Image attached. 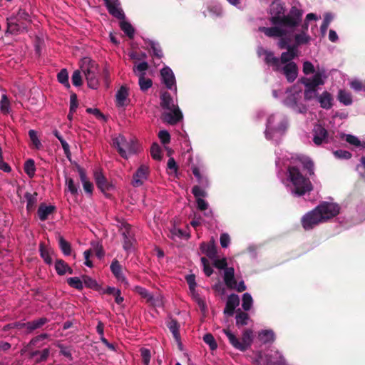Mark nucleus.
Masks as SVG:
<instances>
[{
    "mask_svg": "<svg viewBox=\"0 0 365 365\" xmlns=\"http://www.w3.org/2000/svg\"><path fill=\"white\" fill-rule=\"evenodd\" d=\"M288 178L292 183L291 193L297 197H301L313 190V185L308 178L304 176L296 166H289L287 168Z\"/></svg>",
    "mask_w": 365,
    "mask_h": 365,
    "instance_id": "obj_1",
    "label": "nucleus"
},
{
    "mask_svg": "<svg viewBox=\"0 0 365 365\" xmlns=\"http://www.w3.org/2000/svg\"><path fill=\"white\" fill-rule=\"evenodd\" d=\"M160 106L164 110L169 112L164 113L162 115V119L170 125H175L183 118L182 113L178 106L174 103V100L171 94L168 91H161L160 95Z\"/></svg>",
    "mask_w": 365,
    "mask_h": 365,
    "instance_id": "obj_2",
    "label": "nucleus"
},
{
    "mask_svg": "<svg viewBox=\"0 0 365 365\" xmlns=\"http://www.w3.org/2000/svg\"><path fill=\"white\" fill-rule=\"evenodd\" d=\"M223 332L227 336L230 344L237 350L245 351L252 345L253 331L250 329L243 331L241 339L237 338L229 329H224Z\"/></svg>",
    "mask_w": 365,
    "mask_h": 365,
    "instance_id": "obj_3",
    "label": "nucleus"
},
{
    "mask_svg": "<svg viewBox=\"0 0 365 365\" xmlns=\"http://www.w3.org/2000/svg\"><path fill=\"white\" fill-rule=\"evenodd\" d=\"M302 11L292 6L287 15H283L282 19L274 18L272 24L274 26H284L285 27L293 28L299 25L302 21Z\"/></svg>",
    "mask_w": 365,
    "mask_h": 365,
    "instance_id": "obj_4",
    "label": "nucleus"
},
{
    "mask_svg": "<svg viewBox=\"0 0 365 365\" xmlns=\"http://www.w3.org/2000/svg\"><path fill=\"white\" fill-rule=\"evenodd\" d=\"M113 145L117 149L120 155L123 158H128V153L134 154L136 152L135 144L133 141H128L121 135L113 139Z\"/></svg>",
    "mask_w": 365,
    "mask_h": 365,
    "instance_id": "obj_5",
    "label": "nucleus"
},
{
    "mask_svg": "<svg viewBox=\"0 0 365 365\" xmlns=\"http://www.w3.org/2000/svg\"><path fill=\"white\" fill-rule=\"evenodd\" d=\"M316 210L320 212L322 221L325 222L336 216L339 213L340 207L335 203L323 202L316 207Z\"/></svg>",
    "mask_w": 365,
    "mask_h": 365,
    "instance_id": "obj_6",
    "label": "nucleus"
},
{
    "mask_svg": "<svg viewBox=\"0 0 365 365\" xmlns=\"http://www.w3.org/2000/svg\"><path fill=\"white\" fill-rule=\"evenodd\" d=\"M320 212L316 210V207L306 213L301 219V223L305 230L313 229L316 225L323 222Z\"/></svg>",
    "mask_w": 365,
    "mask_h": 365,
    "instance_id": "obj_7",
    "label": "nucleus"
},
{
    "mask_svg": "<svg viewBox=\"0 0 365 365\" xmlns=\"http://www.w3.org/2000/svg\"><path fill=\"white\" fill-rule=\"evenodd\" d=\"M97 187L104 194L113 189V185L106 177L102 168H98L93 173Z\"/></svg>",
    "mask_w": 365,
    "mask_h": 365,
    "instance_id": "obj_8",
    "label": "nucleus"
},
{
    "mask_svg": "<svg viewBox=\"0 0 365 365\" xmlns=\"http://www.w3.org/2000/svg\"><path fill=\"white\" fill-rule=\"evenodd\" d=\"M297 56V46H289L287 51L283 52L279 58V66L285 64L282 68H297V64L292 61Z\"/></svg>",
    "mask_w": 365,
    "mask_h": 365,
    "instance_id": "obj_9",
    "label": "nucleus"
},
{
    "mask_svg": "<svg viewBox=\"0 0 365 365\" xmlns=\"http://www.w3.org/2000/svg\"><path fill=\"white\" fill-rule=\"evenodd\" d=\"M322 73L323 72L320 70H317V72L315 73L312 77H302L300 79V82L304 84L306 88L317 89L319 86L324 84V79L327 78V76Z\"/></svg>",
    "mask_w": 365,
    "mask_h": 365,
    "instance_id": "obj_10",
    "label": "nucleus"
},
{
    "mask_svg": "<svg viewBox=\"0 0 365 365\" xmlns=\"http://www.w3.org/2000/svg\"><path fill=\"white\" fill-rule=\"evenodd\" d=\"M108 13L118 19H125V15L120 6V0H103Z\"/></svg>",
    "mask_w": 365,
    "mask_h": 365,
    "instance_id": "obj_11",
    "label": "nucleus"
},
{
    "mask_svg": "<svg viewBox=\"0 0 365 365\" xmlns=\"http://www.w3.org/2000/svg\"><path fill=\"white\" fill-rule=\"evenodd\" d=\"M130 102L129 88L126 85H122L115 94V106L118 108H125Z\"/></svg>",
    "mask_w": 365,
    "mask_h": 365,
    "instance_id": "obj_12",
    "label": "nucleus"
},
{
    "mask_svg": "<svg viewBox=\"0 0 365 365\" xmlns=\"http://www.w3.org/2000/svg\"><path fill=\"white\" fill-rule=\"evenodd\" d=\"M313 142L317 145L329 143V134L321 124H316L313 128Z\"/></svg>",
    "mask_w": 365,
    "mask_h": 365,
    "instance_id": "obj_13",
    "label": "nucleus"
},
{
    "mask_svg": "<svg viewBox=\"0 0 365 365\" xmlns=\"http://www.w3.org/2000/svg\"><path fill=\"white\" fill-rule=\"evenodd\" d=\"M149 175V167L141 165L133 174L132 185L134 187H139L143 185V181L147 179Z\"/></svg>",
    "mask_w": 365,
    "mask_h": 365,
    "instance_id": "obj_14",
    "label": "nucleus"
},
{
    "mask_svg": "<svg viewBox=\"0 0 365 365\" xmlns=\"http://www.w3.org/2000/svg\"><path fill=\"white\" fill-rule=\"evenodd\" d=\"M240 304V298L235 294H231L227 297L226 306L224 309V314L229 317L234 314L235 308Z\"/></svg>",
    "mask_w": 365,
    "mask_h": 365,
    "instance_id": "obj_15",
    "label": "nucleus"
},
{
    "mask_svg": "<svg viewBox=\"0 0 365 365\" xmlns=\"http://www.w3.org/2000/svg\"><path fill=\"white\" fill-rule=\"evenodd\" d=\"M202 253L205 254L210 259H214L217 257V250L213 240L209 242H202L200 245Z\"/></svg>",
    "mask_w": 365,
    "mask_h": 365,
    "instance_id": "obj_16",
    "label": "nucleus"
},
{
    "mask_svg": "<svg viewBox=\"0 0 365 365\" xmlns=\"http://www.w3.org/2000/svg\"><path fill=\"white\" fill-rule=\"evenodd\" d=\"M259 31L268 37H283L286 35V31L277 26L272 27L262 26L259 28Z\"/></svg>",
    "mask_w": 365,
    "mask_h": 365,
    "instance_id": "obj_17",
    "label": "nucleus"
},
{
    "mask_svg": "<svg viewBox=\"0 0 365 365\" xmlns=\"http://www.w3.org/2000/svg\"><path fill=\"white\" fill-rule=\"evenodd\" d=\"M101 341L102 342V344L104 347H101L98 345H96L93 346V351L96 352L98 355L103 354V351H105V348H106L108 350L111 351H118V346L113 343H110L104 336H102V338H100ZM96 344L98 343L96 342Z\"/></svg>",
    "mask_w": 365,
    "mask_h": 365,
    "instance_id": "obj_18",
    "label": "nucleus"
},
{
    "mask_svg": "<svg viewBox=\"0 0 365 365\" xmlns=\"http://www.w3.org/2000/svg\"><path fill=\"white\" fill-rule=\"evenodd\" d=\"M130 57L135 61H139L138 65H134L133 68H148V63L144 61L146 54L140 51H133L130 53Z\"/></svg>",
    "mask_w": 365,
    "mask_h": 365,
    "instance_id": "obj_19",
    "label": "nucleus"
},
{
    "mask_svg": "<svg viewBox=\"0 0 365 365\" xmlns=\"http://www.w3.org/2000/svg\"><path fill=\"white\" fill-rule=\"evenodd\" d=\"M224 282L226 286L231 289L236 288L237 281L235 279V269L233 267L227 268L224 272Z\"/></svg>",
    "mask_w": 365,
    "mask_h": 365,
    "instance_id": "obj_20",
    "label": "nucleus"
},
{
    "mask_svg": "<svg viewBox=\"0 0 365 365\" xmlns=\"http://www.w3.org/2000/svg\"><path fill=\"white\" fill-rule=\"evenodd\" d=\"M163 83L168 89L175 86V78L173 70H160Z\"/></svg>",
    "mask_w": 365,
    "mask_h": 365,
    "instance_id": "obj_21",
    "label": "nucleus"
},
{
    "mask_svg": "<svg viewBox=\"0 0 365 365\" xmlns=\"http://www.w3.org/2000/svg\"><path fill=\"white\" fill-rule=\"evenodd\" d=\"M317 101L319 103L321 108L329 110L333 106L334 98L330 93L328 91H324L318 96Z\"/></svg>",
    "mask_w": 365,
    "mask_h": 365,
    "instance_id": "obj_22",
    "label": "nucleus"
},
{
    "mask_svg": "<svg viewBox=\"0 0 365 365\" xmlns=\"http://www.w3.org/2000/svg\"><path fill=\"white\" fill-rule=\"evenodd\" d=\"M284 7L277 2H273L269 9V14L272 16L269 20L272 24V19L274 18L282 19V16L284 15Z\"/></svg>",
    "mask_w": 365,
    "mask_h": 365,
    "instance_id": "obj_23",
    "label": "nucleus"
},
{
    "mask_svg": "<svg viewBox=\"0 0 365 365\" xmlns=\"http://www.w3.org/2000/svg\"><path fill=\"white\" fill-rule=\"evenodd\" d=\"M139 71L136 75L138 76V84L143 92L147 91L153 86V81L149 78H145V70H138Z\"/></svg>",
    "mask_w": 365,
    "mask_h": 365,
    "instance_id": "obj_24",
    "label": "nucleus"
},
{
    "mask_svg": "<svg viewBox=\"0 0 365 365\" xmlns=\"http://www.w3.org/2000/svg\"><path fill=\"white\" fill-rule=\"evenodd\" d=\"M19 21L14 16L6 18L7 32L11 34L20 32L24 27L18 24Z\"/></svg>",
    "mask_w": 365,
    "mask_h": 365,
    "instance_id": "obj_25",
    "label": "nucleus"
},
{
    "mask_svg": "<svg viewBox=\"0 0 365 365\" xmlns=\"http://www.w3.org/2000/svg\"><path fill=\"white\" fill-rule=\"evenodd\" d=\"M54 210L55 207L53 205L41 204L38 210V216L41 221H44L48 219V216L51 215Z\"/></svg>",
    "mask_w": 365,
    "mask_h": 365,
    "instance_id": "obj_26",
    "label": "nucleus"
},
{
    "mask_svg": "<svg viewBox=\"0 0 365 365\" xmlns=\"http://www.w3.org/2000/svg\"><path fill=\"white\" fill-rule=\"evenodd\" d=\"M123 249L127 252L130 251L133 247L134 239L133 234L130 232V227H126L125 231L123 232Z\"/></svg>",
    "mask_w": 365,
    "mask_h": 365,
    "instance_id": "obj_27",
    "label": "nucleus"
},
{
    "mask_svg": "<svg viewBox=\"0 0 365 365\" xmlns=\"http://www.w3.org/2000/svg\"><path fill=\"white\" fill-rule=\"evenodd\" d=\"M167 326L173 334L174 339L179 343V345L180 346V335L179 331L180 324L175 319H171L168 322Z\"/></svg>",
    "mask_w": 365,
    "mask_h": 365,
    "instance_id": "obj_28",
    "label": "nucleus"
},
{
    "mask_svg": "<svg viewBox=\"0 0 365 365\" xmlns=\"http://www.w3.org/2000/svg\"><path fill=\"white\" fill-rule=\"evenodd\" d=\"M249 319H250V316L245 312L241 311L240 309H238L236 311L235 319H236V326L237 327L240 328L241 327L247 325L248 324Z\"/></svg>",
    "mask_w": 365,
    "mask_h": 365,
    "instance_id": "obj_29",
    "label": "nucleus"
},
{
    "mask_svg": "<svg viewBox=\"0 0 365 365\" xmlns=\"http://www.w3.org/2000/svg\"><path fill=\"white\" fill-rule=\"evenodd\" d=\"M119 26L120 29L127 35L129 38H133L134 36V28L131 24L124 19H119Z\"/></svg>",
    "mask_w": 365,
    "mask_h": 365,
    "instance_id": "obj_30",
    "label": "nucleus"
},
{
    "mask_svg": "<svg viewBox=\"0 0 365 365\" xmlns=\"http://www.w3.org/2000/svg\"><path fill=\"white\" fill-rule=\"evenodd\" d=\"M55 268L57 273L60 275L65 274L66 273L73 274V269L61 259L56 260Z\"/></svg>",
    "mask_w": 365,
    "mask_h": 365,
    "instance_id": "obj_31",
    "label": "nucleus"
},
{
    "mask_svg": "<svg viewBox=\"0 0 365 365\" xmlns=\"http://www.w3.org/2000/svg\"><path fill=\"white\" fill-rule=\"evenodd\" d=\"M264 61L265 63L268 66L275 67L276 68H279V58L275 57L274 53L272 51H269L267 54L264 56Z\"/></svg>",
    "mask_w": 365,
    "mask_h": 365,
    "instance_id": "obj_32",
    "label": "nucleus"
},
{
    "mask_svg": "<svg viewBox=\"0 0 365 365\" xmlns=\"http://www.w3.org/2000/svg\"><path fill=\"white\" fill-rule=\"evenodd\" d=\"M338 101L345 106H349L352 103V98L350 93L344 91L339 90L337 96Z\"/></svg>",
    "mask_w": 365,
    "mask_h": 365,
    "instance_id": "obj_33",
    "label": "nucleus"
},
{
    "mask_svg": "<svg viewBox=\"0 0 365 365\" xmlns=\"http://www.w3.org/2000/svg\"><path fill=\"white\" fill-rule=\"evenodd\" d=\"M259 339L264 344L273 342L274 334L272 330H263L259 333Z\"/></svg>",
    "mask_w": 365,
    "mask_h": 365,
    "instance_id": "obj_34",
    "label": "nucleus"
},
{
    "mask_svg": "<svg viewBox=\"0 0 365 365\" xmlns=\"http://www.w3.org/2000/svg\"><path fill=\"white\" fill-rule=\"evenodd\" d=\"M299 161L302 165L303 168L307 170L309 175H314V163L310 158L304 156L298 158Z\"/></svg>",
    "mask_w": 365,
    "mask_h": 365,
    "instance_id": "obj_35",
    "label": "nucleus"
},
{
    "mask_svg": "<svg viewBox=\"0 0 365 365\" xmlns=\"http://www.w3.org/2000/svg\"><path fill=\"white\" fill-rule=\"evenodd\" d=\"M149 46L152 49L153 57H155L156 60L160 61V58L163 56V53L159 43L151 41L149 43Z\"/></svg>",
    "mask_w": 365,
    "mask_h": 365,
    "instance_id": "obj_36",
    "label": "nucleus"
},
{
    "mask_svg": "<svg viewBox=\"0 0 365 365\" xmlns=\"http://www.w3.org/2000/svg\"><path fill=\"white\" fill-rule=\"evenodd\" d=\"M25 198H26V203H27V205H26L27 210H32L37 201L36 192H34V193L26 192L25 194Z\"/></svg>",
    "mask_w": 365,
    "mask_h": 365,
    "instance_id": "obj_37",
    "label": "nucleus"
},
{
    "mask_svg": "<svg viewBox=\"0 0 365 365\" xmlns=\"http://www.w3.org/2000/svg\"><path fill=\"white\" fill-rule=\"evenodd\" d=\"M78 170L80 179L83 183V188H84L85 191L88 193L91 192V185L89 182L88 178L86 176V173H85L84 170L81 168H78Z\"/></svg>",
    "mask_w": 365,
    "mask_h": 365,
    "instance_id": "obj_38",
    "label": "nucleus"
},
{
    "mask_svg": "<svg viewBox=\"0 0 365 365\" xmlns=\"http://www.w3.org/2000/svg\"><path fill=\"white\" fill-rule=\"evenodd\" d=\"M192 172L195 177L197 178L199 183L202 184L203 186H207L208 179L200 174V170L197 166H192Z\"/></svg>",
    "mask_w": 365,
    "mask_h": 365,
    "instance_id": "obj_39",
    "label": "nucleus"
},
{
    "mask_svg": "<svg viewBox=\"0 0 365 365\" xmlns=\"http://www.w3.org/2000/svg\"><path fill=\"white\" fill-rule=\"evenodd\" d=\"M253 299L250 294L246 292L242 295V309L247 312L249 311L252 305Z\"/></svg>",
    "mask_w": 365,
    "mask_h": 365,
    "instance_id": "obj_40",
    "label": "nucleus"
},
{
    "mask_svg": "<svg viewBox=\"0 0 365 365\" xmlns=\"http://www.w3.org/2000/svg\"><path fill=\"white\" fill-rule=\"evenodd\" d=\"M10 101L6 95H2L0 101V110L4 114H7L10 112Z\"/></svg>",
    "mask_w": 365,
    "mask_h": 365,
    "instance_id": "obj_41",
    "label": "nucleus"
},
{
    "mask_svg": "<svg viewBox=\"0 0 365 365\" xmlns=\"http://www.w3.org/2000/svg\"><path fill=\"white\" fill-rule=\"evenodd\" d=\"M150 155L156 160L162 159L161 148L157 143H153L150 148Z\"/></svg>",
    "mask_w": 365,
    "mask_h": 365,
    "instance_id": "obj_42",
    "label": "nucleus"
},
{
    "mask_svg": "<svg viewBox=\"0 0 365 365\" xmlns=\"http://www.w3.org/2000/svg\"><path fill=\"white\" fill-rule=\"evenodd\" d=\"M319 96L317 89L312 88H306L304 92V96L306 101H311L314 98L318 99Z\"/></svg>",
    "mask_w": 365,
    "mask_h": 365,
    "instance_id": "obj_43",
    "label": "nucleus"
},
{
    "mask_svg": "<svg viewBox=\"0 0 365 365\" xmlns=\"http://www.w3.org/2000/svg\"><path fill=\"white\" fill-rule=\"evenodd\" d=\"M135 291L140 294L143 298L146 299L148 302H151L153 299V296L149 293V292L144 287L136 286L135 287Z\"/></svg>",
    "mask_w": 365,
    "mask_h": 365,
    "instance_id": "obj_44",
    "label": "nucleus"
},
{
    "mask_svg": "<svg viewBox=\"0 0 365 365\" xmlns=\"http://www.w3.org/2000/svg\"><path fill=\"white\" fill-rule=\"evenodd\" d=\"M45 319L42 318L36 321H33L31 322L24 324L23 326L26 327L29 331H32L42 326L45 323Z\"/></svg>",
    "mask_w": 365,
    "mask_h": 365,
    "instance_id": "obj_45",
    "label": "nucleus"
},
{
    "mask_svg": "<svg viewBox=\"0 0 365 365\" xmlns=\"http://www.w3.org/2000/svg\"><path fill=\"white\" fill-rule=\"evenodd\" d=\"M58 81L63 84L66 88H70V84L68 82V73L66 70H61V72L58 73Z\"/></svg>",
    "mask_w": 365,
    "mask_h": 365,
    "instance_id": "obj_46",
    "label": "nucleus"
},
{
    "mask_svg": "<svg viewBox=\"0 0 365 365\" xmlns=\"http://www.w3.org/2000/svg\"><path fill=\"white\" fill-rule=\"evenodd\" d=\"M203 341L209 345L211 350H215L217 347V344L212 334L208 333L204 335Z\"/></svg>",
    "mask_w": 365,
    "mask_h": 365,
    "instance_id": "obj_47",
    "label": "nucleus"
},
{
    "mask_svg": "<svg viewBox=\"0 0 365 365\" xmlns=\"http://www.w3.org/2000/svg\"><path fill=\"white\" fill-rule=\"evenodd\" d=\"M294 38L296 41L295 46H297L308 43L310 39L309 36H307L304 31H302L301 34H296Z\"/></svg>",
    "mask_w": 365,
    "mask_h": 365,
    "instance_id": "obj_48",
    "label": "nucleus"
},
{
    "mask_svg": "<svg viewBox=\"0 0 365 365\" xmlns=\"http://www.w3.org/2000/svg\"><path fill=\"white\" fill-rule=\"evenodd\" d=\"M201 263L203 266V271L207 277H210L213 273V269L210 265V263L206 257H201Z\"/></svg>",
    "mask_w": 365,
    "mask_h": 365,
    "instance_id": "obj_49",
    "label": "nucleus"
},
{
    "mask_svg": "<svg viewBox=\"0 0 365 365\" xmlns=\"http://www.w3.org/2000/svg\"><path fill=\"white\" fill-rule=\"evenodd\" d=\"M95 252L96 256L101 259L105 255V251L101 242H98L96 245H93V252Z\"/></svg>",
    "mask_w": 365,
    "mask_h": 365,
    "instance_id": "obj_50",
    "label": "nucleus"
},
{
    "mask_svg": "<svg viewBox=\"0 0 365 365\" xmlns=\"http://www.w3.org/2000/svg\"><path fill=\"white\" fill-rule=\"evenodd\" d=\"M67 282L71 287L78 289H81L83 287L82 281L76 277L68 278Z\"/></svg>",
    "mask_w": 365,
    "mask_h": 365,
    "instance_id": "obj_51",
    "label": "nucleus"
},
{
    "mask_svg": "<svg viewBox=\"0 0 365 365\" xmlns=\"http://www.w3.org/2000/svg\"><path fill=\"white\" fill-rule=\"evenodd\" d=\"M283 72V74L285 76L288 82H293L297 77L298 70H281Z\"/></svg>",
    "mask_w": 365,
    "mask_h": 365,
    "instance_id": "obj_52",
    "label": "nucleus"
},
{
    "mask_svg": "<svg viewBox=\"0 0 365 365\" xmlns=\"http://www.w3.org/2000/svg\"><path fill=\"white\" fill-rule=\"evenodd\" d=\"M24 170L29 177H33L35 173L34 162L32 160H29L26 162Z\"/></svg>",
    "mask_w": 365,
    "mask_h": 365,
    "instance_id": "obj_53",
    "label": "nucleus"
},
{
    "mask_svg": "<svg viewBox=\"0 0 365 365\" xmlns=\"http://www.w3.org/2000/svg\"><path fill=\"white\" fill-rule=\"evenodd\" d=\"M186 282L189 285V289L191 292L195 294V288L197 287V284L195 282V274H188L185 277Z\"/></svg>",
    "mask_w": 365,
    "mask_h": 365,
    "instance_id": "obj_54",
    "label": "nucleus"
},
{
    "mask_svg": "<svg viewBox=\"0 0 365 365\" xmlns=\"http://www.w3.org/2000/svg\"><path fill=\"white\" fill-rule=\"evenodd\" d=\"M40 252L41 257L44 259V261L47 264L51 263V257L50 256V251L45 247V246L41 244L40 245Z\"/></svg>",
    "mask_w": 365,
    "mask_h": 365,
    "instance_id": "obj_55",
    "label": "nucleus"
},
{
    "mask_svg": "<svg viewBox=\"0 0 365 365\" xmlns=\"http://www.w3.org/2000/svg\"><path fill=\"white\" fill-rule=\"evenodd\" d=\"M59 246L61 249L62 252L66 255H69L71 254V247L70 245L61 237H59Z\"/></svg>",
    "mask_w": 365,
    "mask_h": 365,
    "instance_id": "obj_56",
    "label": "nucleus"
},
{
    "mask_svg": "<svg viewBox=\"0 0 365 365\" xmlns=\"http://www.w3.org/2000/svg\"><path fill=\"white\" fill-rule=\"evenodd\" d=\"M192 193L197 199H200L207 196V192L200 188L198 185H195L192 189Z\"/></svg>",
    "mask_w": 365,
    "mask_h": 365,
    "instance_id": "obj_57",
    "label": "nucleus"
},
{
    "mask_svg": "<svg viewBox=\"0 0 365 365\" xmlns=\"http://www.w3.org/2000/svg\"><path fill=\"white\" fill-rule=\"evenodd\" d=\"M213 260V266L219 269H226L227 267V262L226 258L216 259Z\"/></svg>",
    "mask_w": 365,
    "mask_h": 365,
    "instance_id": "obj_58",
    "label": "nucleus"
},
{
    "mask_svg": "<svg viewBox=\"0 0 365 365\" xmlns=\"http://www.w3.org/2000/svg\"><path fill=\"white\" fill-rule=\"evenodd\" d=\"M140 354L142 357V361L145 365H149L150 361V351L145 348H142L140 349Z\"/></svg>",
    "mask_w": 365,
    "mask_h": 365,
    "instance_id": "obj_59",
    "label": "nucleus"
},
{
    "mask_svg": "<svg viewBox=\"0 0 365 365\" xmlns=\"http://www.w3.org/2000/svg\"><path fill=\"white\" fill-rule=\"evenodd\" d=\"M334 155L336 158L339 159H349L352 155L350 152L344 150H337L334 151Z\"/></svg>",
    "mask_w": 365,
    "mask_h": 365,
    "instance_id": "obj_60",
    "label": "nucleus"
},
{
    "mask_svg": "<svg viewBox=\"0 0 365 365\" xmlns=\"http://www.w3.org/2000/svg\"><path fill=\"white\" fill-rule=\"evenodd\" d=\"M48 349H44L42 352H34L31 354V357L34 358L35 356H38L36 359V362H39L43 360H46L48 356Z\"/></svg>",
    "mask_w": 365,
    "mask_h": 365,
    "instance_id": "obj_61",
    "label": "nucleus"
},
{
    "mask_svg": "<svg viewBox=\"0 0 365 365\" xmlns=\"http://www.w3.org/2000/svg\"><path fill=\"white\" fill-rule=\"evenodd\" d=\"M93 115L102 123H106L108 118V115L102 113L98 108H93Z\"/></svg>",
    "mask_w": 365,
    "mask_h": 365,
    "instance_id": "obj_62",
    "label": "nucleus"
},
{
    "mask_svg": "<svg viewBox=\"0 0 365 365\" xmlns=\"http://www.w3.org/2000/svg\"><path fill=\"white\" fill-rule=\"evenodd\" d=\"M158 138H160L161 143L164 145H166L170 141V133L167 130H160L158 133Z\"/></svg>",
    "mask_w": 365,
    "mask_h": 365,
    "instance_id": "obj_63",
    "label": "nucleus"
},
{
    "mask_svg": "<svg viewBox=\"0 0 365 365\" xmlns=\"http://www.w3.org/2000/svg\"><path fill=\"white\" fill-rule=\"evenodd\" d=\"M66 189L71 194L75 195L77 192V187L74 184L73 180L71 178H66Z\"/></svg>",
    "mask_w": 365,
    "mask_h": 365,
    "instance_id": "obj_64",
    "label": "nucleus"
}]
</instances>
